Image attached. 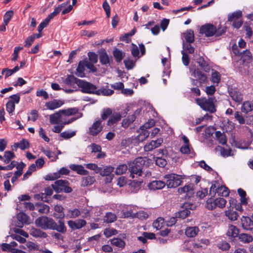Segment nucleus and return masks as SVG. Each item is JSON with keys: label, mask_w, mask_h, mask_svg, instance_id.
<instances>
[{"label": "nucleus", "mask_w": 253, "mask_h": 253, "mask_svg": "<svg viewBox=\"0 0 253 253\" xmlns=\"http://www.w3.org/2000/svg\"><path fill=\"white\" fill-rule=\"evenodd\" d=\"M58 225L56 222L51 218L45 216H42L38 217L35 220V224L38 227L43 230H53L64 233L66 231V227L62 220H59L58 222Z\"/></svg>", "instance_id": "1"}, {"label": "nucleus", "mask_w": 253, "mask_h": 253, "mask_svg": "<svg viewBox=\"0 0 253 253\" xmlns=\"http://www.w3.org/2000/svg\"><path fill=\"white\" fill-rule=\"evenodd\" d=\"M145 161L142 158H138L132 162L128 163L129 169L128 170L130 173V176L132 178L136 176H141L143 173L142 169L144 164Z\"/></svg>", "instance_id": "2"}, {"label": "nucleus", "mask_w": 253, "mask_h": 253, "mask_svg": "<svg viewBox=\"0 0 253 253\" xmlns=\"http://www.w3.org/2000/svg\"><path fill=\"white\" fill-rule=\"evenodd\" d=\"M166 180V185L169 188H175L180 185L182 182L184 176L174 173L166 174L164 176Z\"/></svg>", "instance_id": "3"}, {"label": "nucleus", "mask_w": 253, "mask_h": 253, "mask_svg": "<svg viewBox=\"0 0 253 253\" xmlns=\"http://www.w3.org/2000/svg\"><path fill=\"white\" fill-rule=\"evenodd\" d=\"M196 103L203 109L211 113L215 112L216 109L214 104V98H197Z\"/></svg>", "instance_id": "4"}, {"label": "nucleus", "mask_w": 253, "mask_h": 253, "mask_svg": "<svg viewBox=\"0 0 253 253\" xmlns=\"http://www.w3.org/2000/svg\"><path fill=\"white\" fill-rule=\"evenodd\" d=\"M225 32V30L223 29L217 30L216 27L211 24L203 25L200 28V33L205 34L206 37H211L214 35L219 36Z\"/></svg>", "instance_id": "5"}, {"label": "nucleus", "mask_w": 253, "mask_h": 253, "mask_svg": "<svg viewBox=\"0 0 253 253\" xmlns=\"http://www.w3.org/2000/svg\"><path fill=\"white\" fill-rule=\"evenodd\" d=\"M69 182L66 180H57L51 185L53 190L57 193L64 191L65 193H69L72 191V188L69 186Z\"/></svg>", "instance_id": "6"}, {"label": "nucleus", "mask_w": 253, "mask_h": 253, "mask_svg": "<svg viewBox=\"0 0 253 253\" xmlns=\"http://www.w3.org/2000/svg\"><path fill=\"white\" fill-rule=\"evenodd\" d=\"M242 12L241 10H237L228 15V20L233 21V26L236 28H239L242 25V21L241 19Z\"/></svg>", "instance_id": "7"}, {"label": "nucleus", "mask_w": 253, "mask_h": 253, "mask_svg": "<svg viewBox=\"0 0 253 253\" xmlns=\"http://www.w3.org/2000/svg\"><path fill=\"white\" fill-rule=\"evenodd\" d=\"M155 121L153 119L149 120L147 122L145 123L142 126L140 127L141 130L140 135L138 136V139L143 140L146 139L149 135V133L146 130L151 128L154 126Z\"/></svg>", "instance_id": "8"}, {"label": "nucleus", "mask_w": 253, "mask_h": 253, "mask_svg": "<svg viewBox=\"0 0 253 253\" xmlns=\"http://www.w3.org/2000/svg\"><path fill=\"white\" fill-rule=\"evenodd\" d=\"M78 82V86L81 88V91L83 92L87 93H95L96 89L95 85L82 80H80V81H79Z\"/></svg>", "instance_id": "9"}, {"label": "nucleus", "mask_w": 253, "mask_h": 253, "mask_svg": "<svg viewBox=\"0 0 253 253\" xmlns=\"http://www.w3.org/2000/svg\"><path fill=\"white\" fill-rule=\"evenodd\" d=\"M103 127L102 125V121L98 119L95 121L89 127L88 133L92 136H96L101 132Z\"/></svg>", "instance_id": "10"}, {"label": "nucleus", "mask_w": 253, "mask_h": 253, "mask_svg": "<svg viewBox=\"0 0 253 253\" xmlns=\"http://www.w3.org/2000/svg\"><path fill=\"white\" fill-rule=\"evenodd\" d=\"M60 112L62 115V116L64 118V117H69L74 115H76L78 119L81 118L83 116L82 113L79 112V109L76 107L69 108L67 109L60 110Z\"/></svg>", "instance_id": "11"}, {"label": "nucleus", "mask_w": 253, "mask_h": 253, "mask_svg": "<svg viewBox=\"0 0 253 253\" xmlns=\"http://www.w3.org/2000/svg\"><path fill=\"white\" fill-rule=\"evenodd\" d=\"M65 103V101L63 100L59 99H54L52 100L47 102L45 104V106L46 109L54 110L58 109L63 105Z\"/></svg>", "instance_id": "12"}, {"label": "nucleus", "mask_w": 253, "mask_h": 253, "mask_svg": "<svg viewBox=\"0 0 253 253\" xmlns=\"http://www.w3.org/2000/svg\"><path fill=\"white\" fill-rule=\"evenodd\" d=\"M200 84H206L208 82L207 76L199 69H195L191 74Z\"/></svg>", "instance_id": "13"}, {"label": "nucleus", "mask_w": 253, "mask_h": 253, "mask_svg": "<svg viewBox=\"0 0 253 253\" xmlns=\"http://www.w3.org/2000/svg\"><path fill=\"white\" fill-rule=\"evenodd\" d=\"M182 139L183 141L184 144L180 148V152L182 154H185L192 153L193 152V150L189 144V139L185 135H183L182 137Z\"/></svg>", "instance_id": "14"}, {"label": "nucleus", "mask_w": 253, "mask_h": 253, "mask_svg": "<svg viewBox=\"0 0 253 253\" xmlns=\"http://www.w3.org/2000/svg\"><path fill=\"white\" fill-rule=\"evenodd\" d=\"M64 121H65V119L62 116L60 110L49 115V122L51 124L57 125Z\"/></svg>", "instance_id": "15"}, {"label": "nucleus", "mask_w": 253, "mask_h": 253, "mask_svg": "<svg viewBox=\"0 0 253 253\" xmlns=\"http://www.w3.org/2000/svg\"><path fill=\"white\" fill-rule=\"evenodd\" d=\"M86 224L85 220L78 219L76 221L70 220L68 221V226L73 230L82 228Z\"/></svg>", "instance_id": "16"}, {"label": "nucleus", "mask_w": 253, "mask_h": 253, "mask_svg": "<svg viewBox=\"0 0 253 253\" xmlns=\"http://www.w3.org/2000/svg\"><path fill=\"white\" fill-rule=\"evenodd\" d=\"M77 119L78 118H71L67 121H64L59 123V125L55 126L52 130L55 133H60L65 125L70 124Z\"/></svg>", "instance_id": "17"}, {"label": "nucleus", "mask_w": 253, "mask_h": 253, "mask_svg": "<svg viewBox=\"0 0 253 253\" xmlns=\"http://www.w3.org/2000/svg\"><path fill=\"white\" fill-rule=\"evenodd\" d=\"M163 140L161 138L158 139L155 141H152L147 143L144 146V150L145 151H150L153 149L159 147L162 143Z\"/></svg>", "instance_id": "18"}, {"label": "nucleus", "mask_w": 253, "mask_h": 253, "mask_svg": "<svg viewBox=\"0 0 253 253\" xmlns=\"http://www.w3.org/2000/svg\"><path fill=\"white\" fill-rule=\"evenodd\" d=\"M242 227L245 230H251L253 229V221L248 217L243 216L241 218Z\"/></svg>", "instance_id": "19"}, {"label": "nucleus", "mask_w": 253, "mask_h": 253, "mask_svg": "<svg viewBox=\"0 0 253 253\" xmlns=\"http://www.w3.org/2000/svg\"><path fill=\"white\" fill-rule=\"evenodd\" d=\"M229 94L232 99L236 102L240 103L243 99V94L236 88H232Z\"/></svg>", "instance_id": "20"}, {"label": "nucleus", "mask_w": 253, "mask_h": 253, "mask_svg": "<svg viewBox=\"0 0 253 253\" xmlns=\"http://www.w3.org/2000/svg\"><path fill=\"white\" fill-rule=\"evenodd\" d=\"M134 209L135 207L132 206H124L123 209V215L122 217L124 218L127 217H135L136 213L133 212Z\"/></svg>", "instance_id": "21"}, {"label": "nucleus", "mask_w": 253, "mask_h": 253, "mask_svg": "<svg viewBox=\"0 0 253 253\" xmlns=\"http://www.w3.org/2000/svg\"><path fill=\"white\" fill-rule=\"evenodd\" d=\"M69 168L72 170L76 171L78 174L80 175H87L89 173L82 165L71 164L69 166Z\"/></svg>", "instance_id": "22"}, {"label": "nucleus", "mask_w": 253, "mask_h": 253, "mask_svg": "<svg viewBox=\"0 0 253 253\" xmlns=\"http://www.w3.org/2000/svg\"><path fill=\"white\" fill-rule=\"evenodd\" d=\"M166 183L165 182L161 180H155L149 183L148 186L151 190H156L163 188Z\"/></svg>", "instance_id": "23"}, {"label": "nucleus", "mask_w": 253, "mask_h": 253, "mask_svg": "<svg viewBox=\"0 0 253 253\" xmlns=\"http://www.w3.org/2000/svg\"><path fill=\"white\" fill-rule=\"evenodd\" d=\"M122 116L120 112H114L107 122V125L111 126L119 122Z\"/></svg>", "instance_id": "24"}, {"label": "nucleus", "mask_w": 253, "mask_h": 253, "mask_svg": "<svg viewBox=\"0 0 253 253\" xmlns=\"http://www.w3.org/2000/svg\"><path fill=\"white\" fill-rule=\"evenodd\" d=\"M30 234L32 236L36 238H45L47 236L46 233L44 232L35 228H31L30 231Z\"/></svg>", "instance_id": "25"}, {"label": "nucleus", "mask_w": 253, "mask_h": 253, "mask_svg": "<svg viewBox=\"0 0 253 253\" xmlns=\"http://www.w3.org/2000/svg\"><path fill=\"white\" fill-rule=\"evenodd\" d=\"M185 41L188 43H191L194 41V32L192 30H188L182 34Z\"/></svg>", "instance_id": "26"}, {"label": "nucleus", "mask_w": 253, "mask_h": 253, "mask_svg": "<svg viewBox=\"0 0 253 253\" xmlns=\"http://www.w3.org/2000/svg\"><path fill=\"white\" fill-rule=\"evenodd\" d=\"M193 188L191 184L185 185L184 187L178 189V192L179 194H185L187 196L193 193Z\"/></svg>", "instance_id": "27"}, {"label": "nucleus", "mask_w": 253, "mask_h": 253, "mask_svg": "<svg viewBox=\"0 0 253 253\" xmlns=\"http://www.w3.org/2000/svg\"><path fill=\"white\" fill-rule=\"evenodd\" d=\"M199 231V230L197 227H188L186 229L185 233L188 237H194L197 235Z\"/></svg>", "instance_id": "28"}, {"label": "nucleus", "mask_w": 253, "mask_h": 253, "mask_svg": "<svg viewBox=\"0 0 253 253\" xmlns=\"http://www.w3.org/2000/svg\"><path fill=\"white\" fill-rule=\"evenodd\" d=\"M217 193L218 195L222 196H228L229 194V191L228 188L225 186L218 187L216 191H213V195Z\"/></svg>", "instance_id": "29"}, {"label": "nucleus", "mask_w": 253, "mask_h": 253, "mask_svg": "<svg viewBox=\"0 0 253 253\" xmlns=\"http://www.w3.org/2000/svg\"><path fill=\"white\" fill-rule=\"evenodd\" d=\"M226 234L229 237H236L239 234V230L236 226L230 225L228 227Z\"/></svg>", "instance_id": "30"}, {"label": "nucleus", "mask_w": 253, "mask_h": 253, "mask_svg": "<svg viewBox=\"0 0 253 253\" xmlns=\"http://www.w3.org/2000/svg\"><path fill=\"white\" fill-rule=\"evenodd\" d=\"M80 81V79L75 78L73 76H68L64 81V83L70 86H74L75 84L78 85V81Z\"/></svg>", "instance_id": "31"}, {"label": "nucleus", "mask_w": 253, "mask_h": 253, "mask_svg": "<svg viewBox=\"0 0 253 253\" xmlns=\"http://www.w3.org/2000/svg\"><path fill=\"white\" fill-rule=\"evenodd\" d=\"M225 214L226 216H227L231 221L236 220L239 216V215L236 211H233L232 210L229 208L227 210L225 211Z\"/></svg>", "instance_id": "32"}, {"label": "nucleus", "mask_w": 253, "mask_h": 253, "mask_svg": "<svg viewBox=\"0 0 253 253\" xmlns=\"http://www.w3.org/2000/svg\"><path fill=\"white\" fill-rule=\"evenodd\" d=\"M229 204L231 207L232 208H235L238 211H244L242 207V205L243 204L241 203V202L240 203L238 202L237 200L234 198H230L229 200Z\"/></svg>", "instance_id": "33"}, {"label": "nucleus", "mask_w": 253, "mask_h": 253, "mask_svg": "<svg viewBox=\"0 0 253 253\" xmlns=\"http://www.w3.org/2000/svg\"><path fill=\"white\" fill-rule=\"evenodd\" d=\"M215 137L218 142L222 145H225L227 142V139L224 132L217 131L215 133Z\"/></svg>", "instance_id": "34"}, {"label": "nucleus", "mask_w": 253, "mask_h": 253, "mask_svg": "<svg viewBox=\"0 0 253 253\" xmlns=\"http://www.w3.org/2000/svg\"><path fill=\"white\" fill-rule=\"evenodd\" d=\"M94 178L92 176L87 175L86 177H83L81 181V186L83 187L91 185L94 182Z\"/></svg>", "instance_id": "35"}, {"label": "nucleus", "mask_w": 253, "mask_h": 253, "mask_svg": "<svg viewBox=\"0 0 253 253\" xmlns=\"http://www.w3.org/2000/svg\"><path fill=\"white\" fill-rule=\"evenodd\" d=\"M3 160L4 163L6 164H8L12 159L15 157L14 153L10 151H6L4 152Z\"/></svg>", "instance_id": "36"}, {"label": "nucleus", "mask_w": 253, "mask_h": 253, "mask_svg": "<svg viewBox=\"0 0 253 253\" xmlns=\"http://www.w3.org/2000/svg\"><path fill=\"white\" fill-rule=\"evenodd\" d=\"M135 119L136 117L134 114L128 116L127 118L123 120L122 122V126L124 128L127 127L135 121Z\"/></svg>", "instance_id": "37"}, {"label": "nucleus", "mask_w": 253, "mask_h": 253, "mask_svg": "<svg viewBox=\"0 0 253 253\" xmlns=\"http://www.w3.org/2000/svg\"><path fill=\"white\" fill-rule=\"evenodd\" d=\"M66 4L65 3H63L59 5L58 7L55 8L54 11L50 13L48 16L46 18L47 20L50 21L52 18L55 17L58 14L60 13L61 11L62 8L63 6H65Z\"/></svg>", "instance_id": "38"}, {"label": "nucleus", "mask_w": 253, "mask_h": 253, "mask_svg": "<svg viewBox=\"0 0 253 253\" xmlns=\"http://www.w3.org/2000/svg\"><path fill=\"white\" fill-rule=\"evenodd\" d=\"M253 110V104L250 101H245L243 103L241 110L243 112L248 113Z\"/></svg>", "instance_id": "39"}, {"label": "nucleus", "mask_w": 253, "mask_h": 253, "mask_svg": "<svg viewBox=\"0 0 253 253\" xmlns=\"http://www.w3.org/2000/svg\"><path fill=\"white\" fill-rule=\"evenodd\" d=\"M187 204L186 203L184 204V207L185 208H187ZM190 214V211L188 210L187 208L183 209L182 210H181L178 212V213L176 214V217L181 218H185L187 216H188Z\"/></svg>", "instance_id": "40"}, {"label": "nucleus", "mask_w": 253, "mask_h": 253, "mask_svg": "<svg viewBox=\"0 0 253 253\" xmlns=\"http://www.w3.org/2000/svg\"><path fill=\"white\" fill-rule=\"evenodd\" d=\"M113 55L117 62H120L123 58L125 57V53L121 50L116 49L113 51Z\"/></svg>", "instance_id": "41"}, {"label": "nucleus", "mask_w": 253, "mask_h": 253, "mask_svg": "<svg viewBox=\"0 0 253 253\" xmlns=\"http://www.w3.org/2000/svg\"><path fill=\"white\" fill-rule=\"evenodd\" d=\"M241 53V58L243 62H249L251 61L252 59V54L249 50H246Z\"/></svg>", "instance_id": "42"}, {"label": "nucleus", "mask_w": 253, "mask_h": 253, "mask_svg": "<svg viewBox=\"0 0 253 253\" xmlns=\"http://www.w3.org/2000/svg\"><path fill=\"white\" fill-rule=\"evenodd\" d=\"M70 171L68 169L66 168H62L60 169L58 173H54L55 175L54 177L49 176V179L54 180L55 178H57L60 177V175H67L68 174Z\"/></svg>", "instance_id": "43"}, {"label": "nucleus", "mask_w": 253, "mask_h": 253, "mask_svg": "<svg viewBox=\"0 0 253 253\" xmlns=\"http://www.w3.org/2000/svg\"><path fill=\"white\" fill-rule=\"evenodd\" d=\"M76 131L68 130L60 133V136L65 139H68L74 137L76 135Z\"/></svg>", "instance_id": "44"}, {"label": "nucleus", "mask_w": 253, "mask_h": 253, "mask_svg": "<svg viewBox=\"0 0 253 253\" xmlns=\"http://www.w3.org/2000/svg\"><path fill=\"white\" fill-rule=\"evenodd\" d=\"M114 168L111 166H107L104 169L100 168L99 173L102 176L109 175L114 170Z\"/></svg>", "instance_id": "45"}, {"label": "nucleus", "mask_w": 253, "mask_h": 253, "mask_svg": "<svg viewBox=\"0 0 253 253\" xmlns=\"http://www.w3.org/2000/svg\"><path fill=\"white\" fill-rule=\"evenodd\" d=\"M111 244L117 247L123 248L125 246V242L120 238H114L111 240Z\"/></svg>", "instance_id": "46"}, {"label": "nucleus", "mask_w": 253, "mask_h": 253, "mask_svg": "<svg viewBox=\"0 0 253 253\" xmlns=\"http://www.w3.org/2000/svg\"><path fill=\"white\" fill-rule=\"evenodd\" d=\"M128 169V167L126 164H122L118 166L115 171L116 174L121 175L125 173Z\"/></svg>", "instance_id": "47"}, {"label": "nucleus", "mask_w": 253, "mask_h": 253, "mask_svg": "<svg viewBox=\"0 0 253 253\" xmlns=\"http://www.w3.org/2000/svg\"><path fill=\"white\" fill-rule=\"evenodd\" d=\"M239 239L241 241L245 243H249L251 242L253 238L252 236L248 234L242 233L239 235Z\"/></svg>", "instance_id": "48"}, {"label": "nucleus", "mask_w": 253, "mask_h": 253, "mask_svg": "<svg viewBox=\"0 0 253 253\" xmlns=\"http://www.w3.org/2000/svg\"><path fill=\"white\" fill-rule=\"evenodd\" d=\"M164 219L162 217H159L154 221L153 226L157 230H159L164 226Z\"/></svg>", "instance_id": "49"}, {"label": "nucleus", "mask_w": 253, "mask_h": 253, "mask_svg": "<svg viewBox=\"0 0 253 253\" xmlns=\"http://www.w3.org/2000/svg\"><path fill=\"white\" fill-rule=\"evenodd\" d=\"M238 193L241 197V202L243 205H246L248 204L247 199L246 198V193L245 191L241 188L238 189Z\"/></svg>", "instance_id": "50"}, {"label": "nucleus", "mask_w": 253, "mask_h": 253, "mask_svg": "<svg viewBox=\"0 0 253 253\" xmlns=\"http://www.w3.org/2000/svg\"><path fill=\"white\" fill-rule=\"evenodd\" d=\"M216 208H223L226 204V201L223 198H217L214 199Z\"/></svg>", "instance_id": "51"}, {"label": "nucleus", "mask_w": 253, "mask_h": 253, "mask_svg": "<svg viewBox=\"0 0 253 253\" xmlns=\"http://www.w3.org/2000/svg\"><path fill=\"white\" fill-rule=\"evenodd\" d=\"M112 114V111L111 109L109 108H104L101 114V119L102 120H106L109 116L111 115Z\"/></svg>", "instance_id": "52"}, {"label": "nucleus", "mask_w": 253, "mask_h": 253, "mask_svg": "<svg viewBox=\"0 0 253 253\" xmlns=\"http://www.w3.org/2000/svg\"><path fill=\"white\" fill-rule=\"evenodd\" d=\"M81 214L80 211L75 209L73 210H68L67 213V216L69 218H76L79 216Z\"/></svg>", "instance_id": "53"}, {"label": "nucleus", "mask_w": 253, "mask_h": 253, "mask_svg": "<svg viewBox=\"0 0 253 253\" xmlns=\"http://www.w3.org/2000/svg\"><path fill=\"white\" fill-rule=\"evenodd\" d=\"M211 82L213 83L218 84L220 81V75L216 71L212 70Z\"/></svg>", "instance_id": "54"}, {"label": "nucleus", "mask_w": 253, "mask_h": 253, "mask_svg": "<svg viewBox=\"0 0 253 253\" xmlns=\"http://www.w3.org/2000/svg\"><path fill=\"white\" fill-rule=\"evenodd\" d=\"M117 219L116 215L111 212L107 213L104 218L105 222L107 223H111L115 221Z\"/></svg>", "instance_id": "55"}, {"label": "nucleus", "mask_w": 253, "mask_h": 253, "mask_svg": "<svg viewBox=\"0 0 253 253\" xmlns=\"http://www.w3.org/2000/svg\"><path fill=\"white\" fill-rule=\"evenodd\" d=\"M206 207L209 210H213L216 208L214 199L209 198L207 200Z\"/></svg>", "instance_id": "56"}, {"label": "nucleus", "mask_w": 253, "mask_h": 253, "mask_svg": "<svg viewBox=\"0 0 253 253\" xmlns=\"http://www.w3.org/2000/svg\"><path fill=\"white\" fill-rule=\"evenodd\" d=\"M15 108V105L12 101H8L6 104V110L10 114L12 115Z\"/></svg>", "instance_id": "57"}, {"label": "nucleus", "mask_w": 253, "mask_h": 253, "mask_svg": "<svg viewBox=\"0 0 253 253\" xmlns=\"http://www.w3.org/2000/svg\"><path fill=\"white\" fill-rule=\"evenodd\" d=\"M154 159L156 164L160 167L163 168L167 165V161L161 157H157Z\"/></svg>", "instance_id": "58"}, {"label": "nucleus", "mask_w": 253, "mask_h": 253, "mask_svg": "<svg viewBox=\"0 0 253 253\" xmlns=\"http://www.w3.org/2000/svg\"><path fill=\"white\" fill-rule=\"evenodd\" d=\"M84 67L82 64L81 62H80L79 64V65L77 68L76 71V75L80 77H83L84 76Z\"/></svg>", "instance_id": "59"}, {"label": "nucleus", "mask_w": 253, "mask_h": 253, "mask_svg": "<svg viewBox=\"0 0 253 253\" xmlns=\"http://www.w3.org/2000/svg\"><path fill=\"white\" fill-rule=\"evenodd\" d=\"M36 170V167L35 164L31 165L27 171V172L23 175V179H27L29 176L31 175L33 172Z\"/></svg>", "instance_id": "60"}, {"label": "nucleus", "mask_w": 253, "mask_h": 253, "mask_svg": "<svg viewBox=\"0 0 253 253\" xmlns=\"http://www.w3.org/2000/svg\"><path fill=\"white\" fill-rule=\"evenodd\" d=\"M35 39L36 35H32L28 37L25 41L24 46L27 47H29L31 46Z\"/></svg>", "instance_id": "61"}, {"label": "nucleus", "mask_w": 253, "mask_h": 253, "mask_svg": "<svg viewBox=\"0 0 253 253\" xmlns=\"http://www.w3.org/2000/svg\"><path fill=\"white\" fill-rule=\"evenodd\" d=\"M88 56L90 63L92 64H95L97 62L98 56L95 53L89 52L88 53Z\"/></svg>", "instance_id": "62"}, {"label": "nucleus", "mask_w": 253, "mask_h": 253, "mask_svg": "<svg viewBox=\"0 0 253 253\" xmlns=\"http://www.w3.org/2000/svg\"><path fill=\"white\" fill-rule=\"evenodd\" d=\"M99 60L100 62L104 65L107 64L109 63V57L106 52L102 53L100 55Z\"/></svg>", "instance_id": "63"}, {"label": "nucleus", "mask_w": 253, "mask_h": 253, "mask_svg": "<svg viewBox=\"0 0 253 253\" xmlns=\"http://www.w3.org/2000/svg\"><path fill=\"white\" fill-rule=\"evenodd\" d=\"M126 68L127 70L132 69L135 66V62L133 60L130 59H125L124 61Z\"/></svg>", "instance_id": "64"}]
</instances>
